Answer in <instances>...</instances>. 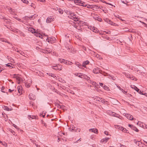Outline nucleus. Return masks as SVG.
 Here are the masks:
<instances>
[{
	"mask_svg": "<svg viewBox=\"0 0 147 147\" xmlns=\"http://www.w3.org/2000/svg\"><path fill=\"white\" fill-rule=\"evenodd\" d=\"M119 129L123 131L126 133H128V131L125 128L123 127H122L119 126Z\"/></svg>",
	"mask_w": 147,
	"mask_h": 147,
	"instance_id": "nucleus-11",
	"label": "nucleus"
},
{
	"mask_svg": "<svg viewBox=\"0 0 147 147\" xmlns=\"http://www.w3.org/2000/svg\"><path fill=\"white\" fill-rule=\"evenodd\" d=\"M82 3V4L81 5H80V6H83V7H86V4L83 1V3Z\"/></svg>",
	"mask_w": 147,
	"mask_h": 147,
	"instance_id": "nucleus-41",
	"label": "nucleus"
},
{
	"mask_svg": "<svg viewBox=\"0 0 147 147\" xmlns=\"http://www.w3.org/2000/svg\"><path fill=\"white\" fill-rule=\"evenodd\" d=\"M74 26L76 28H77V27H78L77 26H76V24H75V23H74Z\"/></svg>",
	"mask_w": 147,
	"mask_h": 147,
	"instance_id": "nucleus-57",
	"label": "nucleus"
},
{
	"mask_svg": "<svg viewBox=\"0 0 147 147\" xmlns=\"http://www.w3.org/2000/svg\"><path fill=\"white\" fill-rule=\"evenodd\" d=\"M68 17L71 19H73L74 18H76V19H77V21H78V19L77 18H76V15L74 14L72 12H71L70 15L68 16Z\"/></svg>",
	"mask_w": 147,
	"mask_h": 147,
	"instance_id": "nucleus-4",
	"label": "nucleus"
},
{
	"mask_svg": "<svg viewBox=\"0 0 147 147\" xmlns=\"http://www.w3.org/2000/svg\"><path fill=\"white\" fill-rule=\"evenodd\" d=\"M134 142L138 146H139V143H138V142L139 141H136V140H134Z\"/></svg>",
	"mask_w": 147,
	"mask_h": 147,
	"instance_id": "nucleus-36",
	"label": "nucleus"
},
{
	"mask_svg": "<svg viewBox=\"0 0 147 147\" xmlns=\"http://www.w3.org/2000/svg\"><path fill=\"white\" fill-rule=\"evenodd\" d=\"M143 95H145L147 97V93H145Z\"/></svg>",
	"mask_w": 147,
	"mask_h": 147,
	"instance_id": "nucleus-64",
	"label": "nucleus"
},
{
	"mask_svg": "<svg viewBox=\"0 0 147 147\" xmlns=\"http://www.w3.org/2000/svg\"><path fill=\"white\" fill-rule=\"evenodd\" d=\"M91 30L95 33H99L100 35H102L103 34V32H100L99 30H98L95 27H93L92 28Z\"/></svg>",
	"mask_w": 147,
	"mask_h": 147,
	"instance_id": "nucleus-2",
	"label": "nucleus"
},
{
	"mask_svg": "<svg viewBox=\"0 0 147 147\" xmlns=\"http://www.w3.org/2000/svg\"><path fill=\"white\" fill-rule=\"evenodd\" d=\"M38 1H39L40 2H45V0H37Z\"/></svg>",
	"mask_w": 147,
	"mask_h": 147,
	"instance_id": "nucleus-50",
	"label": "nucleus"
},
{
	"mask_svg": "<svg viewBox=\"0 0 147 147\" xmlns=\"http://www.w3.org/2000/svg\"><path fill=\"white\" fill-rule=\"evenodd\" d=\"M90 131H91L92 132H94V133L97 134L98 133V130L96 128H92L89 129Z\"/></svg>",
	"mask_w": 147,
	"mask_h": 147,
	"instance_id": "nucleus-12",
	"label": "nucleus"
},
{
	"mask_svg": "<svg viewBox=\"0 0 147 147\" xmlns=\"http://www.w3.org/2000/svg\"><path fill=\"white\" fill-rule=\"evenodd\" d=\"M66 48H67V50H68V51L70 52H72L74 49L72 46L70 45H69Z\"/></svg>",
	"mask_w": 147,
	"mask_h": 147,
	"instance_id": "nucleus-8",
	"label": "nucleus"
},
{
	"mask_svg": "<svg viewBox=\"0 0 147 147\" xmlns=\"http://www.w3.org/2000/svg\"><path fill=\"white\" fill-rule=\"evenodd\" d=\"M49 75L53 77V78L56 77V76H55L54 74H53L49 73Z\"/></svg>",
	"mask_w": 147,
	"mask_h": 147,
	"instance_id": "nucleus-35",
	"label": "nucleus"
},
{
	"mask_svg": "<svg viewBox=\"0 0 147 147\" xmlns=\"http://www.w3.org/2000/svg\"><path fill=\"white\" fill-rule=\"evenodd\" d=\"M43 113H42V117H45V113H44V115H43Z\"/></svg>",
	"mask_w": 147,
	"mask_h": 147,
	"instance_id": "nucleus-60",
	"label": "nucleus"
},
{
	"mask_svg": "<svg viewBox=\"0 0 147 147\" xmlns=\"http://www.w3.org/2000/svg\"><path fill=\"white\" fill-rule=\"evenodd\" d=\"M24 3L26 4H28V1L27 0H21Z\"/></svg>",
	"mask_w": 147,
	"mask_h": 147,
	"instance_id": "nucleus-37",
	"label": "nucleus"
},
{
	"mask_svg": "<svg viewBox=\"0 0 147 147\" xmlns=\"http://www.w3.org/2000/svg\"><path fill=\"white\" fill-rule=\"evenodd\" d=\"M132 88L134 89L137 92H139V89L136 86L134 85L132 87H131Z\"/></svg>",
	"mask_w": 147,
	"mask_h": 147,
	"instance_id": "nucleus-22",
	"label": "nucleus"
},
{
	"mask_svg": "<svg viewBox=\"0 0 147 147\" xmlns=\"http://www.w3.org/2000/svg\"><path fill=\"white\" fill-rule=\"evenodd\" d=\"M99 84H100V86H102V87H103V83H99Z\"/></svg>",
	"mask_w": 147,
	"mask_h": 147,
	"instance_id": "nucleus-56",
	"label": "nucleus"
},
{
	"mask_svg": "<svg viewBox=\"0 0 147 147\" xmlns=\"http://www.w3.org/2000/svg\"><path fill=\"white\" fill-rule=\"evenodd\" d=\"M104 133L105 134L107 135H109L108 132L107 131H105L104 132Z\"/></svg>",
	"mask_w": 147,
	"mask_h": 147,
	"instance_id": "nucleus-49",
	"label": "nucleus"
},
{
	"mask_svg": "<svg viewBox=\"0 0 147 147\" xmlns=\"http://www.w3.org/2000/svg\"><path fill=\"white\" fill-rule=\"evenodd\" d=\"M109 139V138L106 137L104 139H102L101 140V142H104L105 141V142H107Z\"/></svg>",
	"mask_w": 147,
	"mask_h": 147,
	"instance_id": "nucleus-21",
	"label": "nucleus"
},
{
	"mask_svg": "<svg viewBox=\"0 0 147 147\" xmlns=\"http://www.w3.org/2000/svg\"><path fill=\"white\" fill-rule=\"evenodd\" d=\"M58 61L61 63H64L66 65H70L73 64V63L71 62L62 59H59Z\"/></svg>",
	"mask_w": 147,
	"mask_h": 147,
	"instance_id": "nucleus-1",
	"label": "nucleus"
},
{
	"mask_svg": "<svg viewBox=\"0 0 147 147\" xmlns=\"http://www.w3.org/2000/svg\"><path fill=\"white\" fill-rule=\"evenodd\" d=\"M102 71L99 69V68L96 67L94 68L93 70V72L95 74H97L99 73H101Z\"/></svg>",
	"mask_w": 147,
	"mask_h": 147,
	"instance_id": "nucleus-5",
	"label": "nucleus"
},
{
	"mask_svg": "<svg viewBox=\"0 0 147 147\" xmlns=\"http://www.w3.org/2000/svg\"><path fill=\"white\" fill-rule=\"evenodd\" d=\"M38 119V117L37 116L32 115L30 119Z\"/></svg>",
	"mask_w": 147,
	"mask_h": 147,
	"instance_id": "nucleus-26",
	"label": "nucleus"
},
{
	"mask_svg": "<svg viewBox=\"0 0 147 147\" xmlns=\"http://www.w3.org/2000/svg\"><path fill=\"white\" fill-rule=\"evenodd\" d=\"M100 102H101L104 104H107L108 102L107 101H106L104 99L101 98H100Z\"/></svg>",
	"mask_w": 147,
	"mask_h": 147,
	"instance_id": "nucleus-16",
	"label": "nucleus"
},
{
	"mask_svg": "<svg viewBox=\"0 0 147 147\" xmlns=\"http://www.w3.org/2000/svg\"><path fill=\"white\" fill-rule=\"evenodd\" d=\"M74 3L77 5H80L82 4V3H83V1L79 0H75L74 1Z\"/></svg>",
	"mask_w": 147,
	"mask_h": 147,
	"instance_id": "nucleus-10",
	"label": "nucleus"
},
{
	"mask_svg": "<svg viewBox=\"0 0 147 147\" xmlns=\"http://www.w3.org/2000/svg\"><path fill=\"white\" fill-rule=\"evenodd\" d=\"M45 49L48 53H50L51 52V49L49 48H45Z\"/></svg>",
	"mask_w": 147,
	"mask_h": 147,
	"instance_id": "nucleus-24",
	"label": "nucleus"
},
{
	"mask_svg": "<svg viewBox=\"0 0 147 147\" xmlns=\"http://www.w3.org/2000/svg\"><path fill=\"white\" fill-rule=\"evenodd\" d=\"M5 17L3 15L0 14V18L1 19H4Z\"/></svg>",
	"mask_w": 147,
	"mask_h": 147,
	"instance_id": "nucleus-34",
	"label": "nucleus"
},
{
	"mask_svg": "<svg viewBox=\"0 0 147 147\" xmlns=\"http://www.w3.org/2000/svg\"><path fill=\"white\" fill-rule=\"evenodd\" d=\"M128 126L129 127H130L131 129H132V127L133 126L132 125L129 124L128 125Z\"/></svg>",
	"mask_w": 147,
	"mask_h": 147,
	"instance_id": "nucleus-54",
	"label": "nucleus"
},
{
	"mask_svg": "<svg viewBox=\"0 0 147 147\" xmlns=\"http://www.w3.org/2000/svg\"><path fill=\"white\" fill-rule=\"evenodd\" d=\"M58 80L59 82H60L63 83H66L65 81L61 78H59Z\"/></svg>",
	"mask_w": 147,
	"mask_h": 147,
	"instance_id": "nucleus-25",
	"label": "nucleus"
},
{
	"mask_svg": "<svg viewBox=\"0 0 147 147\" xmlns=\"http://www.w3.org/2000/svg\"><path fill=\"white\" fill-rule=\"evenodd\" d=\"M75 127H74V128H72L71 129H70V131L72 132L73 131L75 130L76 131V129H75Z\"/></svg>",
	"mask_w": 147,
	"mask_h": 147,
	"instance_id": "nucleus-47",
	"label": "nucleus"
},
{
	"mask_svg": "<svg viewBox=\"0 0 147 147\" xmlns=\"http://www.w3.org/2000/svg\"><path fill=\"white\" fill-rule=\"evenodd\" d=\"M34 15H32L31 16H29V18L30 19H34L35 18V17H34Z\"/></svg>",
	"mask_w": 147,
	"mask_h": 147,
	"instance_id": "nucleus-42",
	"label": "nucleus"
},
{
	"mask_svg": "<svg viewBox=\"0 0 147 147\" xmlns=\"http://www.w3.org/2000/svg\"><path fill=\"white\" fill-rule=\"evenodd\" d=\"M54 18L52 16H50L47 18L46 20V22L47 23H50L53 21Z\"/></svg>",
	"mask_w": 147,
	"mask_h": 147,
	"instance_id": "nucleus-6",
	"label": "nucleus"
},
{
	"mask_svg": "<svg viewBox=\"0 0 147 147\" xmlns=\"http://www.w3.org/2000/svg\"><path fill=\"white\" fill-rule=\"evenodd\" d=\"M109 77L110 79H111L112 80H115V77H114V76H112L111 75H109Z\"/></svg>",
	"mask_w": 147,
	"mask_h": 147,
	"instance_id": "nucleus-30",
	"label": "nucleus"
},
{
	"mask_svg": "<svg viewBox=\"0 0 147 147\" xmlns=\"http://www.w3.org/2000/svg\"><path fill=\"white\" fill-rule=\"evenodd\" d=\"M75 75L76 76H78L81 78H83L84 76L82 74L80 73H76L75 74Z\"/></svg>",
	"mask_w": 147,
	"mask_h": 147,
	"instance_id": "nucleus-15",
	"label": "nucleus"
},
{
	"mask_svg": "<svg viewBox=\"0 0 147 147\" xmlns=\"http://www.w3.org/2000/svg\"><path fill=\"white\" fill-rule=\"evenodd\" d=\"M10 131H11L12 133V134H13V135L14 134V133H15V132L14 131H13L12 129H11L10 130Z\"/></svg>",
	"mask_w": 147,
	"mask_h": 147,
	"instance_id": "nucleus-46",
	"label": "nucleus"
},
{
	"mask_svg": "<svg viewBox=\"0 0 147 147\" xmlns=\"http://www.w3.org/2000/svg\"><path fill=\"white\" fill-rule=\"evenodd\" d=\"M103 88L105 90H109V88L105 85H104L103 86Z\"/></svg>",
	"mask_w": 147,
	"mask_h": 147,
	"instance_id": "nucleus-31",
	"label": "nucleus"
},
{
	"mask_svg": "<svg viewBox=\"0 0 147 147\" xmlns=\"http://www.w3.org/2000/svg\"><path fill=\"white\" fill-rule=\"evenodd\" d=\"M29 17L28 16H25V19L26 20H29Z\"/></svg>",
	"mask_w": 147,
	"mask_h": 147,
	"instance_id": "nucleus-45",
	"label": "nucleus"
},
{
	"mask_svg": "<svg viewBox=\"0 0 147 147\" xmlns=\"http://www.w3.org/2000/svg\"><path fill=\"white\" fill-rule=\"evenodd\" d=\"M22 87L21 86H19L18 87V89L19 92L20 93V91H22L23 89L22 88Z\"/></svg>",
	"mask_w": 147,
	"mask_h": 147,
	"instance_id": "nucleus-28",
	"label": "nucleus"
},
{
	"mask_svg": "<svg viewBox=\"0 0 147 147\" xmlns=\"http://www.w3.org/2000/svg\"><path fill=\"white\" fill-rule=\"evenodd\" d=\"M108 23L110 24H111V25H113V26H115V25L116 24L113 23V22H112L110 20V21Z\"/></svg>",
	"mask_w": 147,
	"mask_h": 147,
	"instance_id": "nucleus-29",
	"label": "nucleus"
},
{
	"mask_svg": "<svg viewBox=\"0 0 147 147\" xmlns=\"http://www.w3.org/2000/svg\"><path fill=\"white\" fill-rule=\"evenodd\" d=\"M42 52L45 54H48L45 49L43 50Z\"/></svg>",
	"mask_w": 147,
	"mask_h": 147,
	"instance_id": "nucleus-43",
	"label": "nucleus"
},
{
	"mask_svg": "<svg viewBox=\"0 0 147 147\" xmlns=\"http://www.w3.org/2000/svg\"><path fill=\"white\" fill-rule=\"evenodd\" d=\"M90 83H91L93 85H95V86H96V83L95 82H93L92 81H91L90 80Z\"/></svg>",
	"mask_w": 147,
	"mask_h": 147,
	"instance_id": "nucleus-40",
	"label": "nucleus"
},
{
	"mask_svg": "<svg viewBox=\"0 0 147 147\" xmlns=\"http://www.w3.org/2000/svg\"><path fill=\"white\" fill-rule=\"evenodd\" d=\"M122 92L125 94H126L127 93V92L124 91L123 90H122Z\"/></svg>",
	"mask_w": 147,
	"mask_h": 147,
	"instance_id": "nucleus-53",
	"label": "nucleus"
},
{
	"mask_svg": "<svg viewBox=\"0 0 147 147\" xmlns=\"http://www.w3.org/2000/svg\"><path fill=\"white\" fill-rule=\"evenodd\" d=\"M121 147H126V146L125 145H121Z\"/></svg>",
	"mask_w": 147,
	"mask_h": 147,
	"instance_id": "nucleus-63",
	"label": "nucleus"
},
{
	"mask_svg": "<svg viewBox=\"0 0 147 147\" xmlns=\"http://www.w3.org/2000/svg\"><path fill=\"white\" fill-rule=\"evenodd\" d=\"M47 40L48 42L52 43L53 42H54V41L55 40V38L52 37H48Z\"/></svg>",
	"mask_w": 147,
	"mask_h": 147,
	"instance_id": "nucleus-3",
	"label": "nucleus"
},
{
	"mask_svg": "<svg viewBox=\"0 0 147 147\" xmlns=\"http://www.w3.org/2000/svg\"><path fill=\"white\" fill-rule=\"evenodd\" d=\"M86 77H87V78H86V77H85V78H86V79H87V80H89V79H90V78H89V77H87V76H86Z\"/></svg>",
	"mask_w": 147,
	"mask_h": 147,
	"instance_id": "nucleus-62",
	"label": "nucleus"
},
{
	"mask_svg": "<svg viewBox=\"0 0 147 147\" xmlns=\"http://www.w3.org/2000/svg\"><path fill=\"white\" fill-rule=\"evenodd\" d=\"M28 29V30L29 31L31 32L32 33H36L35 30L33 28H29Z\"/></svg>",
	"mask_w": 147,
	"mask_h": 147,
	"instance_id": "nucleus-17",
	"label": "nucleus"
},
{
	"mask_svg": "<svg viewBox=\"0 0 147 147\" xmlns=\"http://www.w3.org/2000/svg\"><path fill=\"white\" fill-rule=\"evenodd\" d=\"M94 99L96 101L100 102V98L99 97L96 96L95 97H93Z\"/></svg>",
	"mask_w": 147,
	"mask_h": 147,
	"instance_id": "nucleus-20",
	"label": "nucleus"
},
{
	"mask_svg": "<svg viewBox=\"0 0 147 147\" xmlns=\"http://www.w3.org/2000/svg\"><path fill=\"white\" fill-rule=\"evenodd\" d=\"M32 115H29L28 116V118H29V119L30 120V119H31V118L32 117Z\"/></svg>",
	"mask_w": 147,
	"mask_h": 147,
	"instance_id": "nucleus-55",
	"label": "nucleus"
},
{
	"mask_svg": "<svg viewBox=\"0 0 147 147\" xmlns=\"http://www.w3.org/2000/svg\"><path fill=\"white\" fill-rule=\"evenodd\" d=\"M89 61L88 60L84 61L82 63V66H83V67H86V65L89 64Z\"/></svg>",
	"mask_w": 147,
	"mask_h": 147,
	"instance_id": "nucleus-13",
	"label": "nucleus"
},
{
	"mask_svg": "<svg viewBox=\"0 0 147 147\" xmlns=\"http://www.w3.org/2000/svg\"><path fill=\"white\" fill-rule=\"evenodd\" d=\"M3 108H4V109L5 110H7L8 111H11V109H9L7 106H4Z\"/></svg>",
	"mask_w": 147,
	"mask_h": 147,
	"instance_id": "nucleus-27",
	"label": "nucleus"
},
{
	"mask_svg": "<svg viewBox=\"0 0 147 147\" xmlns=\"http://www.w3.org/2000/svg\"><path fill=\"white\" fill-rule=\"evenodd\" d=\"M128 78L132 80L136 81L137 80V78L131 75H129Z\"/></svg>",
	"mask_w": 147,
	"mask_h": 147,
	"instance_id": "nucleus-14",
	"label": "nucleus"
},
{
	"mask_svg": "<svg viewBox=\"0 0 147 147\" xmlns=\"http://www.w3.org/2000/svg\"><path fill=\"white\" fill-rule=\"evenodd\" d=\"M13 91V90H11V89H9V92H12V91Z\"/></svg>",
	"mask_w": 147,
	"mask_h": 147,
	"instance_id": "nucleus-58",
	"label": "nucleus"
},
{
	"mask_svg": "<svg viewBox=\"0 0 147 147\" xmlns=\"http://www.w3.org/2000/svg\"><path fill=\"white\" fill-rule=\"evenodd\" d=\"M131 129L137 132H138L139 131V130L134 125L132 127Z\"/></svg>",
	"mask_w": 147,
	"mask_h": 147,
	"instance_id": "nucleus-23",
	"label": "nucleus"
},
{
	"mask_svg": "<svg viewBox=\"0 0 147 147\" xmlns=\"http://www.w3.org/2000/svg\"><path fill=\"white\" fill-rule=\"evenodd\" d=\"M71 12L70 11H69L67 12V13H68V14L70 15V14H71Z\"/></svg>",
	"mask_w": 147,
	"mask_h": 147,
	"instance_id": "nucleus-61",
	"label": "nucleus"
},
{
	"mask_svg": "<svg viewBox=\"0 0 147 147\" xmlns=\"http://www.w3.org/2000/svg\"><path fill=\"white\" fill-rule=\"evenodd\" d=\"M29 97L30 100H34L35 99L34 95L32 94H30L29 95Z\"/></svg>",
	"mask_w": 147,
	"mask_h": 147,
	"instance_id": "nucleus-18",
	"label": "nucleus"
},
{
	"mask_svg": "<svg viewBox=\"0 0 147 147\" xmlns=\"http://www.w3.org/2000/svg\"><path fill=\"white\" fill-rule=\"evenodd\" d=\"M142 126L143 128L147 129V125L145 124L142 123Z\"/></svg>",
	"mask_w": 147,
	"mask_h": 147,
	"instance_id": "nucleus-33",
	"label": "nucleus"
},
{
	"mask_svg": "<svg viewBox=\"0 0 147 147\" xmlns=\"http://www.w3.org/2000/svg\"><path fill=\"white\" fill-rule=\"evenodd\" d=\"M4 21L7 23H10V20H8L6 18L4 19Z\"/></svg>",
	"mask_w": 147,
	"mask_h": 147,
	"instance_id": "nucleus-32",
	"label": "nucleus"
},
{
	"mask_svg": "<svg viewBox=\"0 0 147 147\" xmlns=\"http://www.w3.org/2000/svg\"><path fill=\"white\" fill-rule=\"evenodd\" d=\"M126 117L128 119H129L130 120H132L134 119L133 116L129 114H127L126 115Z\"/></svg>",
	"mask_w": 147,
	"mask_h": 147,
	"instance_id": "nucleus-9",
	"label": "nucleus"
},
{
	"mask_svg": "<svg viewBox=\"0 0 147 147\" xmlns=\"http://www.w3.org/2000/svg\"><path fill=\"white\" fill-rule=\"evenodd\" d=\"M139 93L140 94L143 95L144 94L142 93V92H141V91H140V92H139Z\"/></svg>",
	"mask_w": 147,
	"mask_h": 147,
	"instance_id": "nucleus-59",
	"label": "nucleus"
},
{
	"mask_svg": "<svg viewBox=\"0 0 147 147\" xmlns=\"http://www.w3.org/2000/svg\"><path fill=\"white\" fill-rule=\"evenodd\" d=\"M75 64L77 66H78L79 68L80 69L83 68V66H82V65H81L78 62H76L75 63Z\"/></svg>",
	"mask_w": 147,
	"mask_h": 147,
	"instance_id": "nucleus-19",
	"label": "nucleus"
},
{
	"mask_svg": "<svg viewBox=\"0 0 147 147\" xmlns=\"http://www.w3.org/2000/svg\"><path fill=\"white\" fill-rule=\"evenodd\" d=\"M4 89V87H2L1 88V91L3 92H5L3 91Z\"/></svg>",
	"mask_w": 147,
	"mask_h": 147,
	"instance_id": "nucleus-51",
	"label": "nucleus"
},
{
	"mask_svg": "<svg viewBox=\"0 0 147 147\" xmlns=\"http://www.w3.org/2000/svg\"><path fill=\"white\" fill-rule=\"evenodd\" d=\"M6 66L8 67H12L11 65H12V64L11 63H9L6 64Z\"/></svg>",
	"mask_w": 147,
	"mask_h": 147,
	"instance_id": "nucleus-38",
	"label": "nucleus"
},
{
	"mask_svg": "<svg viewBox=\"0 0 147 147\" xmlns=\"http://www.w3.org/2000/svg\"><path fill=\"white\" fill-rule=\"evenodd\" d=\"M117 87L118 88H119L120 90H121L122 91V90H123V89L121 88L119 86H117Z\"/></svg>",
	"mask_w": 147,
	"mask_h": 147,
	"instance_id": "nucleus-52",
	"label": "nucleus"
},
{
	"mask_svg": "<svg viewBox=\"0 0 147 147\" xmlns=\"http://www.w3.org/2000/svg\"><path fill=\"white\" fill-rule=\"evenodd\" d=\"M97 20L100 22H101L102 21V19L100 18H98Z\"/></svg>",
	"mask_w": 147,
	"mask_h": 147,
	"instance_id": "nucleus-48",
	"label": "nucleus"
},
{
	"mask_svg": "<svg viewBox=\"0 0 147 147\" xmlns=\"http://www.w3.org/2000/svg\"><path fill=\"white\" fill-rule=\"evenodd\" d=\"M104 20L105 22H106L107 23H108L110 21V20L107 18H106Z\"/></svg>",
	"mask_w": 147,
	"mask_h": 147,
	"instance_id": "nucleus-39",
	"label": "nucleus"
},
{
	"mask_svg": "<svg viewBox=\"0 0 147 147\" xmlns=\"http://www.w3.org/2000/svg\"><path fill=\"white\" fill-rule=\"evenodd\" d=\"M62 66L60 65L53 66V68L55 70H61V68Z\"/></svg>",
	"mask_w": 147,
	"mask_h": 147,
	"instance_id": "nucleus-7",
	"label": "nucleus"
},
{
	"mask_svg": "<svg viewBox=\"0 0 147 147\" xmlns=\"http://www.w3.org/2000/svg\"><path fill=\"white\" fill-rule=\"evenodd\" d=\"M26 87H27L28 88H29L30 86V84L29 83L28 84H27L26 83Z\"/></svg>",
	"mask_w": 147,
	"mask_h": 147,
	"instance_id": "nucleus-44",
	"label": "nucleus"
}]
</instances>
